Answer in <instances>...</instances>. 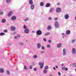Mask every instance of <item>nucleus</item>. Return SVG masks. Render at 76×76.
<instances>
[{"mask_svg":"<svg viewBox=\"0 0 76 76\" xmlns=\"http://www.w3.org/2000/svg\"><path fill=\"white\" fill-rule=\"evenodd\" d=\"M48 19L49 20H51V18L49 17L48 18Z\"/></svg>","mask_w":76,"mask_h":76,"instance_id":"de8ad7c7","label":"nucleus"},{"mask_svg":"<svg viewBox=\"0 0 76 76\" xmlns=\"http://www.w3.org/2000/svg\"><path fill=\"white\" fill-rule=\"evenodd\" d=\"M33 58H34L35 59L36 58H38V56L36 55H35L34 56H33Z\"/></svg>","mask_w":76,"mask_h":76,"instance_id":"6ab92c4d","label":"nucleus"},{"mask_svg":"<svg viewBox=\"0 0 76 76\" xmlns=\"http://www.w3.org/2000/svg\"><path fill=\"white\" fill-rule=\"evenodd\" d=\"M29 20V18H26L24 20V21H26H26H28Z\"/></svg>","mask_w":76,"mask_h":76,"instance_id":"cd10ccee","label":"nucleus"},{"mask_svg":"<svg viewBox=\"0 0 76 76\" xmlns=\"http://www.w3.org/2000/svg\"><path fill=\"white\" fill-rule=\"evenodd\" d=\"M13 34L14 35H15V34H16V32L15 31H14L13 33Z\"/></svg>","mask_w":76,"mask_h":76,"instance_id":"a18cd8bd","label":"nucleus"},{"mask_svg":"<svg viewBox=\"0 0 76 76\" xmlns=\"http://www.w3.org/2000/svg\"><path fill=\"white\" fill-rule=\"evenodd\" d=\"M4 32H5V33H6V32H7V30L6 29H5L4 30Z\"/></svg>","mask_w":76,"mask_h":76,"instance_id":"c9c22d12","label":"nucleus"},{"mask_svg":"<svg viewBox=\"0 0 76 76\" xmlns=\"http://www.w3.org/2000/svg\"><path fill=\"white\" fill-rule=\"evenodd\" d=\"M50 4L49 3H47L46 5V7H50Z\"/></svg>","mask_w":76,"mask_h":76,"instance_id":"4be33fe9","label":"nucleus"},{"mask_svg":"<svg viewBox=\"0 0 76 76\" xmlns=\"http://www.w3.org/2000/svg\"><path fill=\"white\" fill-rule=\"evenodd\" d=\"M72 53L73 54H76V49L75 48H73L72 49Z\"/></svg>","mask_w":76,"mask_h":76,"instance_id":"7ed1b4c3","label":"nucleus"},{"mask_svg":"<svg viewBox=\"0 0 76 76\" xmlns=\"http://www.w3.org/2000/svg\"><path fill=\"white\" fill-rule=\"evenodd\" d=\"M29 69H32V66H29Z\"/></svg>","mask_w":76,"mask_h":76,"instance_id":"37998d69","label":"nucleus"},{"mask_svg":"<svg viewBox=\"0 0 76 76\" xmlns=\"http://www.w3.org/2000/svg\"><path fill=\"white\" fill-rule=\"evenodd\" d=\"M32 32L33 33H35V31H32Z\"/></svg>","mask_w":76,"mask_h":76,"instance_id":"052dcab7","label":"nucleus"},{"mask_svg":"<svg viewBox=\"0 0 76 76\" xmlns=\"http://www.w3.org/2000/svg\"><path fill=\"white\" fill-rule=\"evenodd\" d=\"M68 70V69H67V68H66L65 69V70H66V71H67Z\"/></svg>","mask_w":76,"mask_h":76,"instance_id":"49530a36","label":"nucleus"},{"mask_svg":"<svg viewBox=\"0 0 76 76\" xmlns=\"http://www.w3.org/2000/svg\"><path fill=\"white\" fill-rule=\"evenodd\" d=\"M48 69V66H46L45 68V70H47V69Z\"/></svg>","mask_w":76,"mask_h":76,"instance_id":"c85d7f7f","label":"nucleus"},{"mask_svg":"<svg viewBox=\"0 0 76 76\" xmlns=\"http://www.w3.org/2000/svg\"><path fill=\"white\" fill-rule=\"evenodd\" d=\"M61 45H62L61 43H58L57 45V48H60V47H61Z\"/></svg>","mask_w":76,"mask_h":76,"instance_id":"ddd939ff","label":"nucleus"},{"mask_svg":"<svg viewBox=\"0 0 76 76\" xmlns=\"http://www.w3.org/2000/svg\"><path fill=\"white\" fill-rule=\"evenodd\" d=\"M65 68V66H64L62 67V70H64V68Z\"/></svg>","mask_w":76,"mask_h":76,"instance_id":"c03bdc74","label":"nucleus"},{"mask_svg":"<svg viewBox=\"0 0 76 76\" xmlns=\"http://www.w3.org/2000/svg\"><path fill=\"white\" fill-rule=\"evenodd\" d=\"M41 48L42 50H44L45 48H44V46H42Z\"/></svg>","mask_w":76,"mask_h":76,"instance_id":"e433bc0d","label":"nucleus"},{"mask_svg":"<svg viewBox=\"0 0 76 76\" xmlns=\"http://www.w3.org/2000/svg\"><path fill=\"white\" fill-rule=\"evenodd\" d=\"M5 35V34L4 33H0V36H2L3 35Z\"/></svg>","mask_w":76,"mask_h":76,"instance_id":"b1692460","label":"nucleus"},{"mask_svg":"<svg viewBox=\"0 0 76 76\" xmlns=\"http://www.w3.org/2000/svg\"><path fill=\"white\" fill-rule=\"evenodd\" d=\"M74 1H76V0H74Z\"/></svg>","mask_w":76,"mask_h":76,"instance_id":"0e129e2a","label":"nucleus"},{"mask_svg":"<svg viewBox=\"0 0 76 76\" xmlns=\"http://www.w3.org/2000/svg\"><path fill=\"white\" fill-rule=\"evenodd\" d=\"M61 35L62 36H64V33H62Z\"/></svg>","mask_w":76,"mask_h":76,"instance_id":"603ef678","label":"nucleus"},{"mask_svg":"<svg viewBox=\"0 0 76 76\" xmlns=\"http://www.w3.org/2000/svg\"><path fill=\"white\" fill-rule=\"evenodd\" d=\"M50 34V33L49 32H47L45 33V36H47V35H48Z\"/></svg>","mask_w":76,"mask_h":76,"instance_id":"5701e85b","label":"nucleus"},{"mask_svg":"<svg viewBox=\"0 0 76 76\" xmlns=\"http://www.w3.org/2000/svg\"><path fill=\"white\" fill-rule=\"evenodd\" d=\"M66 35H69L70 34V31L69 30H67L66 31Z\"/></svg>","mask_w":76,"mask_h":76,"instance_id":"2eb2a0df","label":"nucleus"},{"mask_svg":"<svg viewBox=\"0 0 76 76\" xmlns=\"http://www.w3.org/2000/svg\"><path fill=\"white\" fill-rule=\"evenodd\" d=\"M75 41H76V39H73L72 40V43H75Z\"/></svg>","mask_w":76,"mask_h":76,"instance_id":"2f4dec72","label":"nucleus"},{"mask_svg":"<svg viewBox=\"0 0 76 76\" xmlns=\"http://www.w3.org/2000/svg\"><path fill=\"white\" fill-rule=\"evenodd\" d=\"M40 53H41V54H43V53H44V51H42V52H41Z\"/></svg>","mask_w":76,"mask_h":76,"instance_id":"864d4df0","label":"nucleus"},{"mask_svg":"<svg viewBox=\"0 0 76 76\" xmlns=\"http://www.w3.org/2000/svg\"><path fill=\"white\" fill-rule=\"evenodd\" d=\"M62 66H64V64H63Z\"/></svg>","mask_w":76,"mask_h":76,"instance_id":"e2e57ef3","label":"nucleus"},{"mask_svg":"<svg viewBox=\"0 0 76 76\" xmlns=\"http://www.w3.org/2000/svg\"><path fill=\"white\" fill-rule=\"evenodd\" d=\"M33 66H35V64L34 63V62L33 63Z\"/></svg>","mask_w":76,"mask_h":76,"instance_id":"13d9d810","label":"nucleus"},{"mask_svg":"<svg viewBox=\"0 0 76 76\" xmlns=\"http://www.w3.org/2000/svg\"><path fill=\"white\" fill-rule=\"evenodd\" d=\"M41 44H40V43H38L37 44V47L38 49L40 48V47H41Z\"/></svg>","mask_w":76,"mask_h":76,"instance_id":"f8f14e48","label":"nucleus"},{"mask_svg":"<svg viewBox=\"0 0 76 76\" xmlns=\"http://www.w3.org/2000/svg\"><path fill=\"white\" fill-rule=\"evenodd\" d=\"M64 18L65 19H68L69 18V15L68 14H66L65 15Z\"/></svg>","mask_w":76,"mask_h":76,"instance_id":"1a4fd4ad","label":"nucleus"},{"mask_svg":"<svg viewBox=\"0 0 76 76\" xmlns=\"http://www.w3.org/2000/svg\"><path fill=\"white\" fill-rule=\"evenodd\" d=\"M46 47H47V48H50L51 46H50V45H47L46 46Z\"/></svg>","mask_w":76,"mask_h":76,"instance_id":"f704fd0d","label":"nucleus"},{"mask_svg":"<svg viewBox=\"0 0 76 76\" xmlns=\"http://www.w3.org/2000/svg\"><path fill=\"white\" fill-rule=\"evenodd\" d=\"M43 39L45 42H46V41H47V39H45V38H44Z\"/></svg>","mask_w":76,"mask_h":76,"instance_id":"a19ab883","label":"nucleus"},{"mask_svg":"<svg viewBox=\"0 0 76 76\" xmlns=\"http://www.w3.org/2000/svg\"><path fill=\"white\" fill-rule=\"evenodd\" d=\"M6 2L7 3H9L11 2V0H6Z\"/></svg>","mask_w":76,"mask_h":76,"instance_id":"393cba45","label":"nucleus"},{"mask_svg":"<svg viewBox=\"0 0 76 76\" xmlns=\"http://www.w3.org/2000/svg\"><path fill=\"white\" fill-rule=\"evenodd\" d=\"M55 26L57 28H58L59 27V24L57 22H56L55 23Z\"/></svg>","mask_w":76,"mask_h":76,"instance_id":"39448f33","label":"nucleus"},{"mask_svg":"<svg viewBox=\"0 0 76 76\" xmlns=\"http://www.w3.org/2000/svg\"><path fill=\"white\" fill-rule=\"evenodd\" d=\"M4 72V69L3 68H0V73H3Z\"/></svg>","mask_w":76,"mask_h":76,"instance_id":"412c9836","label":"nucleus"},{"mask_svg":"<svg viewBox=\"0 0 76 76\" xmlns=\"http://www.w3.org/2000/svg\"><path fill=\"white\" fill-rule=\"evenodd\" d=\"M37 68H34V72H36V71H37Z\"/></svg>","mask_w":76,"mask_h":76,"instance_id":"ea45409f","label":"nucleus"},{"mask_svg":"<svg viewBox=\"0 0 76 76\" xmlns=\"http://www.w3.org/2000/svg\"><path fill=\"white\" fill-rule=\"evenodd\" d=\"M17 37H18L17 36H15L14 38V39H17Z\"/></svg>","mask_w":76,"mask_h":76,"instance_id":"4d7b16f0","label":"nucleus"},{"mask_svg":"<svg viewBox=\"0 0 76 76\" xmlns=\"http://www.w3.org/2000/svg\"><path fill=\"white\" fill-rule=\"evenodd\" d=\"M48 42H49V43H51V40H49L48 41Z\"/></svg>","mask_w":76,"mask_h":76,"instance_id":"8fccbe9b","label":"nucleus"},{"mask_svg":"<svg viewBox=\"0 0 76 76\" xmlns=\"http://www.w3.org/2000/svg\"><path fill=\"white\" fill-rule=\"evenodd\" d=\"M29 30L28 28H26L24 30V33L25 34H29Z\"/></svg>","mask_w":76,"mask_h":76,"instance_id":"423d86ee","label":"nucleus"},{"mask_svg":"<svg viewBox=\"0 0 76 76\" xmlns=\"http://www.w3.org/2000/svg\"><path fill=\"white\" fill-rule=\"evenodd\" d=\"M61 11V8H60L58 7L56 8V12L57 13H60Z\"/></svg>","mask_w":76,"mask_h":76,"instance_id":"20e7f679","label":"nucleus"},{"mask_svg":"<svg viewBox=\"0 0 76 76\" xmlns=\"http://www.w3.org/2000/svg\"><path fill=\"white\" fill-rule=\"evenodd\" d=\"M3 14V12H0V15H1Z\"/></svg>","mask_w":76,"mask_h":76,"instance_id":"79ce46f5","label":"nucleus"},{"mask_svg":"<svg viewBox=\"0 0 76 76\" xmlns=\"http://www.w3.org/2000/svg\"><path fill=\"white\" fill-rule=\"evenodd\" d=\"M10 29L12 31H14L16 29V27L14 26H12L10 28Z\"/></svg>","mask_w":76,"mask_h":76,"instance_id":"9d476101","label":"nucleus"},{"mask_svg":"<svg viewBox=\"0 0 76 76\" xmlns=\"http://www.w3.org/2000/svg\"><path fill=\"white\" fill-rule=\"evenodd\" d=\"M64 37H65L64 36H63L62 37V38H64Z\"/></svg>","mask_w":76,"mask_h":76,"instance_id":"680f3d73","label":"nucleus"},{"mask_svg":"<svg viewBox=\"0 0 76 76\" xmlns=\"http://www.w3.org/2000/svg\"><path fill=\"white\" fill-rule=\"evenodd\" d=\"M50 76H51V75H50Z\"/></svg>","mask_w":76,"mask_h":76,"instance_id":"69168bd1","label":"nucleus"},{"mask_svg":"<svg viewBox=\"0 0 76 76\" xmlns=\"http://www.w3.org/2000/svg\"><path fill=\"white\" fill-rule=\"evenodd\" d=\"M19 44L20 45H23V43L22 42H20L19 43Z\"/></svg>","mask_w":76,"mask_h":76,"instance_id":"473e14b6","label":"nucleus"},{"mask_svg":"<svg viewBox=\"0 0 76 76\" xmlns=\"http://www.w3.org/2000/svg\"><path fill=\"white\" fill-rule=\"evenodd\" d=\"M34 8H35V6L33 4L31 5V9H32V10H33L34 9Z\"/></svg>","mask_w":76,"mask_h":76,"instance_id":"a211bd4d","label":"nucleus"},{"mask_svg":"<svg viewBox=\"0 0 76 76\" xmlns=\"http://www.w3.org/2000/svg\"><path fill=\"white\" fill-rule=\"evenodd\" d=\"M7 74L8 75H10V72L8 70H7L6 71Z\"/></svg>","mask_w":76,"mask_h":76,"instance_id":"7c9ffc66","label":"nucleus"},{"mask_svg":"<svg viewBox=\"0 0 76 76\" xmlns=\"http://www.w3.org/2000/svg\"><path fill=\"white\" fill-rule=\"evenodd\" d=\"M70 66H72L73 67H74L75 68V67H76V63H72L70 64Z\"/></svg>","mask_w":76,"mask_h":76,"instance_id":"6e6552de","label":"nucleus"},{"mask_svg":"<svg viewBox=\"0 0 76 76\" xmlns=\"http://www.w3.org/2000/svg\"><path fill=\"white\" fill-rule=\"evenodd\" d=\"M44 62H39V65H40V66H39L40 69H42V68H43V67H44Z\"/></svg>","mask_w":76,"mask_h":76,"instance_id":"f257e3e1","label":"nucleus"},{"mask_svg":"<svg viewBox=\"0 0 76 76\" xmlns=\"http://www.w3.org/2000/svg\"><path fill=\"white\" fill-rule=\"evenodd\" d=\"M40 5L41 6H44V3L41 2L40 3Z\"/></svg>","mask_w":76,"mask_h":76,"instance_id":"a878e982","label":"nucleus"},{"mask_svg":"<svg viewBox=\"0 0 76 76\" xmlns=\"http://www.w3.org/2000/svg\"><path fill=\"white\" fill-rule=\"evenodd\" d=\"M23 28L24 29H27V26H26L25 25H24L23 27Z\"/></svg>","mask_w":76,"mask_h":76,"instance_id":"72a5a7b5","label":"nucleus"},{"mask_svg":"<svg viewBox=\"0 0 76 76\" xmlns=\"http://www.w3.org/2000/svg\"><path fill=\"white\" fill-rule=\"evenodd\" d=\"M53 70H56V68L55 67H53Z\"/></svg>","mask_w":76,"mask_h":76,"instance_id":"3c124183","label":"nucleus"},{"mask_svg":"<svg viewBox=\"0 0 76 76\" xmlns=\"http://www.w3.org/2000/svg\"><path fill=\"white\" fill-rule=\"evenodd\" d=\"M5 22H6V20L5 19H3L1 20L2 23H5Z\"/></svg>","mask_w":76,"mask_h":76,"instance_id":"aec40b11","label":"nucleus"},{"mask_svg":"<svg viewBox=\"0 0 76 76\" xmlns=\"http://www.w3.org/2000/svg\"><path fill=\"white\" fill-rule=\"evenodd\" d=\"M16 18L15 16H13L11 18L12 20H16Z\"/></svg>","mask_w":76,"mask_h":76,"instance_id":"4468645a","label":"nucleus"},{"mask_svg":"<svg viewBox=\"0 0 76 76\" xmlns=\"http://www.w3.org/2000/svg\"><path fill=\"white\" fill-rule=\"evenodd\" d=\"M56 69H58V66H56Z\"/></svg>","mask_w":76,"mask_h":76,"instance_id":"6e6d98bb","label":"nucleus"},{"mask_svg":"<svg viewBox=\"0 0 76 76\" xmlns=\"http://www.w3.org/2000/svg\"><path fill=\"white\" fill-rule=\"evenodd\" d=\"M54 20H57V18H55L54 19Z\"/></svg>","mask_w":76,"mask_h":76,"instance_id":"09e8293b","label":"nucleus"},{"mask_svg":"<svg viewBox=\"0 0 76 76\" xmlns=\"http://www.w3.org/2000/svg\"><path fill=\"white\" fill-rule=\"evenodd\" d=\"M51 27L50 26H48L47 29L48 30H50V29H51Z\"/></svg>","mask_w":76,"mask_h":76,"instance_id":"bb28decb","label":"nucleus"},{"mask_svg":"<svg viewBox=\"0 0 76 76\" xmlns=\"http://www.w3.org/2000/svg\"><path fill=\"white\" fill-rule=\"evenodd\" d=\"M57 5H58H58H60V4H59V3H58L57 4Z\"/></svg>","mask_w":76,"mask_h":76,"instance_id":"bf43d9fd","label":"nucleus"},{"mask_svg":"<svg viewBox=\"0 0 76 76\" xmlns=\"http://www.w3.org/2000/svg\"><path fill=\"white\" fill-rule=\"evenodd\" d=\"M54 11V8L52 7L50 9L49 12L50 13H53Z\"/></svg>","mask_w":76,"mask_h":76,"instance_id":"0eeeda50","label":"nucleus"},{"mask_svg":"<svg viewBox=\"0 0 76 76\" xmlns=\"http://www.w3.org/2000/svg\"><path fill=\"white\" fill-rule=\"evenodd\" d=\"M58 76H60L61 75V73L60 72H58Z\"/></svg>","mask_w":76,"mask_h":76,"instance_id":"58836bf2","label":"nucleus"},{"mask_svg":"<svg viewBox=\"0 0 76 76\" xmlns=\"http://www.w3.org/2000/svg\"><path fill=\"white\" fill-rule=\"evenodd\" d=\"M23 69H25V70H26V66H24Z\"/></svg>","mask_w":76,"mask_h":76,"instance_id":"4c0bfd02","label":"nucleus"},{"mask_svg":"<svg viewBox=\"0 0 76 76\" xmlns=\"http://www.w3.org/2000/svg\"><path fill=\"white\" fill-rule=\"evenodd\" d=\"M29 4L30 5H32L33 4V1L32 0H30L29 1Z\"/></svg>","mask_w":76,"mask_h":76,"instance_id":"f3484780","label":"nucleus"},{"mask_svg":"<svg viewBox=\"0 0 76 76\" xmlns=\"http://www.w3.org/2000/svg\"><path fill=\"white\" fill-rule=\"evenodd\" d=\"M43 72L44 73H45V74L47 73V70L46 69H45L44 70Z\"/></svg>","mask_w":76,"mask_h":76,"instance_id":"c756f323","label":"nucleus"},{"mask_svg":"<svg viewBox=\"0 0 76 76\" xmlns=\"http://www.w3.org/2000/svg\"><path fill=\"white\" fill-rule=\"evenodd\" d=\"M20 35H17V37H18V38H19V37H20Z\"/></svg>","mask_w":76,"mask_h":76,"instance_id":"5fc2aeb1","label":"nucleus"},{"mask_svg":"<svg viewBox=\"0 0 76 76\" xmlns=\"http://www.w3.org/2000/svg\"><path fill=\"white\" fill-rule=\"evenodd\" d=\"M62 55L63 56H66V50L64 49L63 50V53Z\"/></svg>","mask_w":76,"mask_h":76,"instance_id":"9b49d317","label":"nucleus"},{"mask_svg":"<svg viewBox=\"0 0 76 76\" xmlns=\"http://www.w3.org/2000/svg\"><path fill=\"white\" fill-rule=\"evenodd\" d=\"M12 13L13 12H12V11L9 12L8 14V16L9 17V16H11V15H12Z\"/></svg>","mask_w":76,"mask_h":76,"instance_id":"dca6fc26","label":"nucleus"},{"mask_svg":"<svg viewBox=\"0 0 76 76\" xmlns=\"http://www.w3.org/2000/svg\"><path fill=\"white\" fill-rule=\"evenodd\" d=\"M36 34L38 35H41L42 34V31L40 30H38L36 31Z\"/></svg>","mask_w":76,"mask_h":76,"instance_id":"f03ea898","label":"nucleus"}]
</instances>
